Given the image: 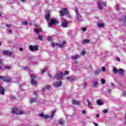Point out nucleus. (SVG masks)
<instances>
[{
	"instance_id": "nucleus-1",
	"label": "nucleus",
	"mask_w": 126,
	"mask_h": 126,
	"mask_svg": "<svg viewBox=\"0 0 126 126\" xmlns=\"http://www.w3.org/2000/svg\"><path fill=\"white\" fill-rule=\"evenodd\" d=\"M50 14L49 13H47L45 15V19L48 22V26L49 27L53 26V25L58 24V23H59V21H58V19L56 18H52L50 19Z\"/></svg>"
},
{
	"instance_id": "nucleus-2",
	"label": "nucleus",
	"mask_w": 126,
	"mask_h": 126,
	"mask_svg": "<svg viewBox=\"0 0 126 126\" xmlns=\"http://www.w3.org/2000/svg\"><path fill=\"white\" fill-rule=\"evenodd\" d=\"M65 44H66V42H65V41H63V44H60V43H58L52 42V44H51V46H52V47H55V46H57L59 48H63V47H64Z\"/></svg>"
},
{
	"instance_id": "nucleus-3",
	"label": "nucleus",
	"mask_w": 126,
	"mask_h": 126,
	"mask_svg": "<svg viewBox=\"0 0 126 126\" xmlns=\"http://www.w3.org/2000/svg\"><path fill=\"white\" fill-rule=\"evenodd\" d=\"M12 114H16V115H22L23 114V111H20V110L18 108H13L12 110Z\"/></svg>"
},
{
	"instance_id": "nucleus-4",
	"label": "nucleus",
	"mask_w": 126,
	"mask_h": 126,
	"mask_svg": "<svg viewBox=\"0 0 126 126\" xmlns=\"http://www.w3.org/2000/svg\"><path fill=\"white\" fill-rule=\"evenodd\" d=\"M63 72H60L59 73L56 74V75L54 76V77L57 79V80H60L63 78Z\"/></svg>"
},
{
	"instance_id": "nucleus-5",
	"label": "nucleus",
	"mask_w": 126,
	"mask_h": 126,
	"mask_svg": "<svg viewBox=\"0 0 126 126\" xmlns=\"http://www.w3.org/2000/svg\"><path fill=\"white\" fill-rule=\"evenodd\" d=\"M0 79H2L3 81L5 82H10L11 81V78L9 77H3L0 76Z\"/></svg>"
},
{
	"instance_id": "nucleus-6",
	"label": "nucleus",
	"mask_w": 126,
	"mask_h": 126,
	"mask_svg": "<svg viewBox=\"0 0 126 126\" xmlns=\"http://www.w3.org/2000/svg\"><path fill=\"white\" fill-rule=\"evenodd\" d=\"M101 3L103 4V6H106V2H101V0H99V1L97 2V5L99 9H100V10L103 9V7L102 6Z\"/></svg>"
},
{
	"instance_id": "nucleus-7",
	"label": "nucleus",
	"mask_w": 126,
	"mask_h": 126,
	"mask_svg": "<svg viewBox=\"0 0 126 126\" xmlns=\"http://www.w3.org/2000/svg\"><path fill=\"white\" fill-rule=\"evenodd\" d=\"M60 14L61 16H63V15H66L68 14V11H67L66 9H63L60 12Z\"/></svg>"
},
{
	"instance_id": "nucleus-8",
	"label": "nucleus",
	"mask_w": 126,
	"mask_h": 126,
	"mask_svg": "<svg viewBox=\"0 0 126 126\" xmlns=\"http://www.w3.org/2000/svg\"><path fill=\"white\" fill-rule=\"evenodd\" d=\"M38 45H34L33 47V45H30L29 46V49L32 52H34V51L38 50Z\"/></svg>"
},
{
	"instance_id": "nucleus-9",
	"label": "nucleus",
	"mask_w": 126,
	"mask_h": 126,
	"mask_svg": "<svg viewBox=\"0 0 126 126\" xmlns=\"http://www.w3.org/2000/svg\"><path fill=\"white\" fill-rule=\"evenodd\" d=\"M31 79V84H32V85L35 86V85H37V82L35 81H34V79L35 78V76H33L32 75H31L30 76Z\"/></svg>"
},
{
	"instance_id": "nucleus-10",
	"label": "nucleus",
	"mask_w": 126,
	"mask_h": 126,
	"mask_svg": "<svg viewBox=\"0 0 126 126\" xmlns=\"http://www.w3.org/2000/svg\"><path fill=\"white\" fill-rule=\"evenodd\" d=\"M62 26L63 28L68 27V23H67V22L66 20L62 21Z\"/></svg>"
},
{
	"instance_id": "nucleus-11",
	"label": "nucleus",
	"mask_w": 126,
	"mask_h": 126,
	"mask_svg": "<svg viewBox=\"0 0 126 126\" xmlns=\"http://www.w3.org/2000/svg\"><path fill=\"white\" fill-rule=\"evenodd\" d=\"M3 55H5L6 56H11L12 53L8 50H4L2 51Z\"/></svg>"
},
{
	"instance_id": "nucleus-12",
	"label": "nucleus",
	"mask_w": 126,
	"mask_h": 126,
	"mask_svg": "<svg viewBox=\"0 0 126 126\" xmlns=\"http://www.w3.org/2000/svg\"><path fill=\"white\" fill-rule=\"evenodd\" d=\"M60 86H62V82H56L54 84V87H60Z\"/></svg>"
},
{
	"instance_id": "nucleus-13",
	"label": "nucleus",
	"mask_w": 126,
	"mask_h": 126,
	"mask_svg": "<svg viewBox=\"0 0 126 126\" xmlns=\"http://www.w3.org/2000/svg\"><path fill=\"white\" fill-rule=\"evenodd\" d=\"M75 12L76 13V17H77V19H79V18H81V16L80 15V14H78V9H77V8H75Z\"/></svg>"
},
{
	"instance_id": "nucleus-14",
	"label": "nucleus",
	"mask_w": 126,
	"mask_h": 126,
	"mask_svg": "<svg viewBox=\"0 0 126 126\" xmlns=\"http://www.w3.org/2000/svg\"><path fill=\"white\" fill-rule=\"evenodd\" d=\"M39 117L43 118V119H45V120H46L47 119H49V118H50V116H49V115H44L43 114H39Z\"/></svg>"
},
{
	"instance_id": "nucleus-15",
	"label": "nucleus",
	"mask_w": 126,
	"mask_h": 126,
	"mask_svg": "<svg viewBox=\"0 0 126 126\" xmlns=\"http://www.w3.org/2000/svg\"><path fill=\"white\" fill-rule=\"evenodd\" d=\"M0 94L1 95H4V89L0 86Z\"/></svg>"
},
{
	"instance_id": "nucleus-16",
	"label": "nucleus",
	"mask_w": 126,
	"mask_h": 126,
	"mask_svg": "<svg viewBox=\"0 0 126 126\" xmlns=\"http://www.w3.org/2000/svg\"><path fill=\"white\" fill-rule=\"evenodd\" d=\"M96 103L97 105L99 106H102L103 105V101L100 99H98L96 101Z\"/></svg>"
},
{
	"instance_id": "nucleus-17",
	"label": "nucleus",
	"mask_w": 126,
	"mask_h": 126,
	"mask_svg": "<svg viewBox=\"0 0 126 126\" xmlns=\"http://www.w3.org/2000/svg\"><path fill=\"white\" fill-rule=\"evenodd\" d=\"M78 58H79V56L76 55L75 56H73L71 57V60H73V61H75L76 60H77V59H78Z\"/></svg>"
},
{
	"instance_id": "nucleus-18",
	"label": "nucleus",
	"mask_w": 126,
	"mask_h": 126,
	"mask_svg": "<svg viewBox=\"0 0 126 126\" xmlns=\"http://www.w3.org/2000/svg\"><path fill=\"white\" fill-rule=\"evenodd\" d=\"M90 42V40L89 39H84L82 40V44H88V43Z\"/></svg>"
},
{
	"instance_id": "nucleus-19",
	"label": "nucleus",
	"mask_w": 126,
	"mask_h": 126,
	"mask_svg": "<svg viewBox=\"0 0 126 126\" xmlns=\"http://www.w3.org/2000/svg\"><path fill=\"white\" fill-rule=\"evenodd\" d=\"M92 85L94 87H97L98 86V81H94V82L92 83Z\"/></svg>"
},
{
	"instance_id": "nucleus-20",
	"label": "nucleus",
	"mask_w": 126,
	"mask_h": 126,
	"mask_svg": "<svg viewBox=\"0 0 126 126\" xmlns=\"http://www.w3.org/2000/svg\"><path fill=\"white\" fill-rule=\"evenodd\" d=\"M117 72H118L119 74H120L121 75H124V70L122 69H119Z\"/></svg>"
},
{
	"instance_id": "nucleus-21",
	"label": "nucleus",
	"mask_w": 126,
	"mask_h": 126,
	"mask_svg": "<svg viewBox=\"0 0 126 126\" xmlns=\"http://www.w3.org/2000/svg\"><path fill=\"white\" fill-rule=\"evenodd\" d=\"M50 88H51V86L47 85L45 87L43 88L42 89V92L44 93L45 90H46V89H50Z\"/></svg>"
},
{
	"instance_id": "nucleus-22",
	"label": "nucleus",
	"mask_w": 126,
	"mask_h": 126,
	"mask_svg": "<svg viewBox=\"0 0 126 126\" xmlns=\"http://www.w3.org/2000/svg\"><path fill=\"white\" fill-rule=\"evenodd\" d=\"M37 101V98H32L30 99V103H34V102H36Z\"/></svg>"
},
{
	"instance_id": "nucleus-23",
	"label": "nucleus",
	"mask_w": 126,
	"mask_h": 126,
	"mask_svg": "<svg viewBox=\"0 0 126 126\" xmlns=\"http://www.w3.org/2000/svg\"><path fill=\"white\" fill-rule=\"evenodd\" d=\"M72 103L73 104V105H78L79 104V102H78V101L73 100L72 101Z\"/></svg>"
},
{
	"instance_id": "nucleus-24",
	"label": "nucleus",
	"mask_w": 126,
	"mask_h": 126,
	"mask_svg": "<svg viewBox=\"0 0 126 126\" xmlns=\"http://www.w3.org/2000/svg\"><path fill=\"white\" fill-rule=\"evenodd\" d=\"M42 31V30H41V29H35L34 30V32H35V33H36V34H39V32Z\"/></svg>"
},
{
	"instance_id": "nucleus-25",
	"label": "nucleus",
	"mask_w": 126,
	"mask_h": 126,
	"mask_svg": "<svg viewBox=\"0 0 126 126\" xmlns=\"http://www.w3.org/2000/svg\"><path fill=\"white\" fill-rule=\"evenodd\" d=\"M98 27H99V28H102L104 27V24L103 23H98L97 24Z\"/></svg>"
},
{
	"instance_id": "nucleus-26",
	"label": "nucleus",
	"mask_w": 126,
	"mask_h": 126,
	"mask_svg": "<svg viewBox=\"0 0 126 126\" xmlns=\"http://www.w3.org/2000/svg\"><path fill=\"white\" fill-rule=\"evenodd\" d=\"M55 113H56V110H53L52 111V113L51 114V116L50 117V119H53V117H54V115H55Z\"/></svg>"
},
{
	"instance_id": "nucleus-27",
	"label": "nucleus",
	"mask_w": 126,
	"mask_h": 126,
	"mask_svg": "<svg viewBox=\"0 0 126 126\" xmlns=\"http://www.w3.org/2000/svg\"><path fill=\"white\" fill-rule=\"evenodd\" d=\"M66 79L68 81H72V80H73V78L71 77H68L66 78Z\"/></svg>"
},
{
	"instance_id": "nucleus-28",
	"label": "nucleus",
	"mask_w": 126,
	"mask_h": 126,
	"mask_svg": "<svg viewBox=\"0 0 126 126\" xmlns=\"http://www.w3.org/2000/svg\"><path fill=\"white\" fill-rule=\"evenodd\" d=\"M87 102L88 103V104H87L88 107H90V106H91V102L89 101V99H87Z\"/></svg>"
},
{
	"instance_id": "nucleus-29",
	"label": "nucleus",
	"mask_w": 126,
	"mask_h": 126,
	"mask_svg": "<svg viewBox=\"0 0 126 126\" xmlns=\"http://www.w3.org/2000/svg\"><path fill=\"white\" fill-rule=\"evenodd\" d=\"M113 71L114 73H117V72H118V70H117V68H113Z\"/></svg>"
},
{
	"instance_id": "nucleus-30",
	"label": "nucleus",
	"mask_w": 126,
	"mask_h": 126,
	"mask_svg": "<svg viewBox=\"0 0 126 126\" xmlns=\"http://www.w3.org/2000/svg\"><path fill=\"white\" fill-rule=\"evenodd\" d=\"M59 125H63V120L60 119L59 121Z\"/></svg>"
},
{
	"instance_id": "nucleus-31",
	"label": "nucleus",
	"mask_w": 126,
	"mask_h": 126,
	"mask_svg": "<svg viewBox=\"0 0 126 126\" xmlns=\"http://www.w3.org/2000/svg\"><path fill=\"white\" fill-rule=\"evenodd\" d=\"M38 39H39L40 41H42V40H43V35H38Z\"/></svg>"
},
{
	"instance_id": "nucleus-32",
	"label": "nucleus",
	"mask_w": 126,
	"mask_h": 126,
	"mask_svg": "<svg viewBox=\"0 0 126 126\" xmlns=\"http://www.w3.org/2000/svg\"><path fill=\"white\" fill-rule=\"evenodd\" d=\"M99 72H100V71H99V70H96L94 71V74L95 75H97V74H99Z\"/></svg>"
},
{
	"instance_id": "nucleus-33",
	"label": "nucleus",
	"mask_w": 126,
	"mask_h": 126,
	"mask_svg": "<svg viewBox=\"0 0 126 126\" xmlns=\"http://www.w3.org/2000/svg\"><path fill=\"white\" fill-rule=\"evenodd\" d=\"M4 68H5L6 69H10L11 67L10 66H4Z\"/></svg>"
},
{
	"instance_id": "nucleus-34",
	"label": "nucleus",
	"mask_w": 126,
	"mask_h": 126,
	"mask_svg": "<svg viewBox=\"0 0 126 126\" xmlns=\"http://www.w3.org/2000/svg\"><path fill=\"white\" fill-rule=\"evenodd\" d=\"M101 83L102 84H105V80H104V79L101 80Z\"/></svg>"
},
{
	"instance_id": "nucleus-35",
	"label": "nucleus",
	"mask_w": 126,
	"mask_h": 126,
	"mask_svg": "<svg viewBox=\"0 0 126 126\" xmlns=\"http://www.w3.org/2000/svg\"><path fill=\"white\" fill-rule=\"evenodd\" d=\"M47 40L48 41H52V37L51 36H48L47 37Z\"/></svg>"
},
{
	"instance_id": "nucleus-36",
	"label": "nucleus",
	"mask_w": 126,
	"mask_h": 126,
	"mask_svg": "<svg viewBox=\"0 0 126 126\" xmlns=\"http://www.w3.org/2000/svg\"><path fill=\"white\" fill-rule=\"evenodd\" d=\"M81 55H82V56H84V55H85V51H84V50L82 51Z\"/></svg>"
},
{
	"instance_id": "nucleus-37",
	"label": "nucleus",
	"mask_w": 126,
	"mask_h": 126,
	"mask_svg": "<svg viewBox=\"0 0 126 126\" xmlns=\"http://www.w3.org/2000/svg\"><path fill=\"white\" fill-rule=\"evenodd\" d=\"M46 70H47V69L46 68H44L42 70V72H41V73L43 74V73H44V72H46Z\"/></svg>"
},
{
	"instance_id": "nucleus-38",
	"label": "nucleus",
	"mask_w": 126,
	"mask_h": 126,
	"mask_svg": "<svg viewBox=\"0 0 126 126\" xmlns=\"http://www.w3.org/2000/svg\"><path fill=\"white\" fill-rule=\"evenodd\" d=\"M23 25H27L28 24V23L26 21L23 22Z\"/></svg>"
},
{
	"instance_id": "nucleus-39",
	"label": "nucleus",
	"mask_w": 126,
	"mask_h": 126,
	"mask_svg": "<svg viewBox=\"0 0 126 126\" xmlns=\"http://www.w3.org/2000/svg\"><path fill=\"white\" fill-rule=\"evenodd\" d=\"M104 114H106V113H108V109H105L103 111Z\"/></svg>"
},
{
	"instance_id": "nucleus-40",
	"label": "nucleus",
	"mask_w": 126,
	"mask_h": 126,
	"mask_svg": "<svg viewBox=\"0 0 126 126\" xmlns=\"http://www.w3.org/2000/svg\"><path fill=\"white\" fill-rule=\"evenodd\" d=\"M122 21L124 22V23H126V16L125 17L124 20H122Z\"/></svg>"
},
{
	"instance_id": "nucleus-41",
	"label": "nucleus",
	"mask_w": 126,
	"mask_h": 126,
	"mask_svg": "<svg viewBox=\"0 0 126 126\" xmlns=\"http://www.w3.org/2000/svg\"><path fill=\"white\" fill-rule=\"evenodd\" d=\"M123 95L124 96V97H126V92H124L123 93Z\"/></svg>"
},
{
	"instance_id": "nucleus-42",
	"label": "nucleus",
	"mask_w": 126,
	"mask_h": 126,
	"mask_svg": "<svg viewBox=\"0 0 126 126\" xmlns=\"http://www.w3.org/2000/svg\"><path fill=\"white\" fill-rule=\"evenodd\" d=\"M64 75H66V74H68V72L67 71H65L64 72Z\"/></svg>"
},
{
	"instance_id": "nucleus-43",
	"label": "nucleus",
	"mask_w": 126,
	"mask_h": 126,
	"mask_svg": "<svg viewBox=\"0 0 126 126\" xmlns=\"http://www.w3.org/2000/svg\"><path fill=\"white\" fill-rule=\"evenodd\" d=\"M102 71H105L106 68H105L104 67H102Z\"/></svg>"
},
{
	"instance_id": "nucleus-44",
	"label": "nucleus",
	"mask_w": 126,
	"mask_h": 126,
	"mask_svg": "<svg viewBox=\"0 0 126 126\" xmlns=\"http://www.w3.org/2000/svg\"><path fill=\"white\" fill-rule=\"evenodd\" d=\"M82 114H86V111L82 110Z\"/></svg>"
},
{
	"instance_id": "nucleus-45",
	"label": "nucleus",
	"mask_w": 126,
	"mask_h": 126,
	"mask_svg": "<svg viewBox=\"0 0 126 126\" xmlns=\"http://www.w3.org/2000/svg\"><path fill=\"white\" fill-rule=\"evenodd\" d=\"M8 32L10 34H12V30H8Z\"/></svg>"
},
{
	"instance_id": "nucleus-46",
	"label": "nucleus",
	"mask_w": 126,
	"mask_h": 126,
	"mask_svg": "<svg viewBox=\"0 0 126 126\" xmlns=\"http://www.w3.org/2000/svg\"><path fill=\"white\" fill-rule=\"evenodd\" d=\"M11 99H15V96H14V95H12L11 96Z\"/></svg>"
},
{
	"instance_id": "nucleus-47",
	"label": "nucleus",
	"mask_w": 126,
	"mask_h": 126,
	"mask_svg": "<svg viewBox=\"0 0 126 126\" xmlns=\"http://www.w3.org/2000/svg\"><path fill=\"white\" fill-rule=\"evenodd\" d=\"M6 27H7V28H9V27H10V25L9 24L6 25Z\"/></svg>"
},
{
	"instance_id": "nucleus-48",
	"label": "nucleus",
	"mask_w": 126,
	"mask_h": 126,
	"mask_svg": "<svg viewBox=\"0 0 126 126\" xmlns=\"http://www.w3.org/2000/svg\"><path fill=\"white\" fill-rule=\"evenodd\" d=\"M86 87V83H85L83 84V88H85Z\"/></svg>"
},
{
	"instance_id": "nucleus-49",
	"label": "nucleus",
	"mask_w": 126,
	"mask_h": 126,
	"mask_svg": "<svg viewBox=\"0 0 126 126\" xmlns=\"http://www.w3.org/2000/svg\"><path fill=\"white\" fill-rule=\"evenodd\" d=\"M111 86H112V87H115V84L111 83Z\"/></svg>"
},
{
	"instance_id": "nucleus-50",
	"label": "nucleus",
	"mask_w": 126,
	"mask_h": 126,
	"mask_svg": "<svg viewBox=\"0 0 126 126\" xmlns=\"http://www.w3.org/2000/svg\"><path fill=\"white\" fill-rule=\"evenodd\" d=\"M116 60L117 61V62H120V61H121V60L119 58V57L116 58Z\"/></svg>"
},
{
	"instance_id": "nucleus-51",
	"label": "nucleus",
	"mask_w": 126,
	"mask_h": 126,
	"mask_svg": "<svg viewBox=\"0 0 126 126\" xmlns=\"http://www.w3.org/2000/svg\"><path fill=\"white\" fill-rule=\"evenodd\" d=\"M82 30L83 31H84V32H85V31H86V28H82Z\"/></svg>"
},
{
	"instance_id": "nucleus-52",
	"label": "nucleus",
	"mask_w": 126,
	"mask_h": 126,
	"mask_svg": "<svg viewBox=\"0 0 126 126\" xmlns=\"http://www.w3.org/2000/svg\"><path fill=\"white\" fill-rule=\"evenodd\" d=\"M38 93V92H37V91H35V92H34V95H37V94Z\"/></svg>"
},
{
	"instance_id": "nucleus-53",
	"label": "nucleus",
	"mask_w": 126,
	"mask_h": 126,
	"mask_svg": "<svg viewBox=\"0 0 126 126\" xmlns=\"http://www.w3.org/2000/svg\"><path fill=\"white\" fill-rule=\"evenodd\" d=\"M94 126H98V125L97 124V123L94 122Z\"/></svg>"
},
{
	"instance_id": "nucleus-54",
	"label": "nucleus",
	"mask_w": 126,
	"mask_h": 126,
	"mask_svg": "<svg viewBox=\"0 0 126 126\" xmlns=\"http://www.w3.org/2000/svg\"><path fill=\"white\" fill-rule=\"evenodd\" d=\"M111 91H112V90H111V89H108V93H110Z\"/></svg>"
},
{
	"instance_id": "nucleus-55",
	"label": "nucleus",
	"mask_w": 126,
	"mask_h": 126,
	"mask_svg": "<svg viewBox=\"0 0 126 126\" xmlns=\"http://www.w3.org/2000/svg\"><path fill=\"white\" fill-rule=\"evenodd\" d=\"M24 69H28V67H27V66H26V67H24Z\"/></svg>"
},
{
	"instance_id": "nucleus-56",
	"label": "nucleus",
	"mask_w": 126,
	"mask_h": 126,
	"mask_svg": "<svg viewBox=\"0 0 126 126\" xmlns=\"http://www.w3.org/2000/svg\"><path fill=\"white\" fill-rule=\"evenodd\" d=\"M48 76L49 77H50V78L52 77V76L50 74H48Z\"/></svg>"
},
{
	"instance_id": "nucleus-57",
	"label": "nucleus",
	"mask_w": 126,
	"mask_h": 126,
	"mask_svg": "<svg viewBox=\"0 0 126 126\" xmlns=\"http://www.w3.org/2000/svg\"><path fill=\"white\" fill-rule=\"evenodd\" d=\"M89 108H91V110L93 109V107L92 106H89Z\"/></svg>"
},
{
	"instance_id": "nucleus-58",
	"label": "nucleus",
	"mask_w": 126,
	"mask_h": 126,
	"mask_svg": "<svg viewBox=\"0 0 126 126\" xmlns=\"http://www.w3.org/2000/svg\"><path fill=\"white\" fill-rule=\"evenodd\" d=\"M21 1H22V2H24V1H25V0H20Z\"/></svg>"
},
{
	"instance_id": "nucleus-59",
	"label": "nucleus",
	"mask_w": 126,
	"mask_h": 126,
	"mask_svg": "<svg viewBox=\"0 0 126 126\" xmlns=\"http://www.w3.org/2000/svg\"><path fill=\"white\" fill-rule=\"evenodd\" d=\"M96 118H99V114L96 115Z\"/></svg>"
},
{
	"instance_id": "nucleus-60",
	"label": "nucleus",
	"mask_w": 126,
	"mask_h": 126,
	"mask_svg": "<svg viewBox=\"0 0 126 126\" xmlns=\"http://www.w3.org/2000/svg\"><path fill=\"white\" fill-rule=\"evenodd\" d=\"M0 63H1V59L0 58Z\"/></svg>"
},
{
	"instance_id": "nucleus-61",
	"label": "nucleus",
	"mask_w": 126,
	"mask_h": 126,
	"mask_svg": "<svg viewBox=\"0 0 126 126\" xmlns=\"http://www.w3.org/2000/svg\"><path fill=\"white\" fill-rule=\"evenodd\" d=\"M19 50H20V51H22V48H20Z\"/></svg>"
},
{
	"instance_id": "nucleus-62",
	"label": "nucleus",
	"mask_w": 126,
	"mask_h": 126,
	"mask_svg": "<svg viewBox=\"0 0 126 126\" xmlns=\"http://www.w3.org/2000/svg\"><path fill=\"white\" fill-rule=\"evenodd\" d=\"M0 69H1V66H0Z\"/></svg>"
},
{
	"instance_id": "nucleus-63",
	"label": "nucleus",
	"mask_w": 126,
	"mask_h": 126,
	"mask_svg": "<svg viewBox=\"0 0 126 126\" xmlns=\"http://www.w3.org/2000/svg\"><path fill=\"white\" fill-rule=\"evenodd\" d=\"M0 16H1V14H0Z\"/></svg>"
},
{
	"instance_id": "nucleus-64",
	"label": "nucleus",
	"mask_w": 126,
	"mask_h": 126,
	"mask_svg": "<svg viewBox=\"0 0 126 126\" xmlns=\"http://www.w3.org/2000/svg\"><path fill=\"white\" fill-rule=\"evenodd\" d=\"M124 25H125V26H126V25L125 24Z\"/></svg>"
}]
</instances>
